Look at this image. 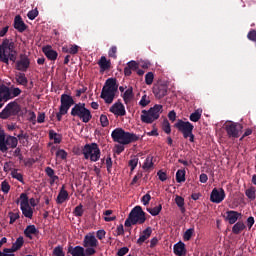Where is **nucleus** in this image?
Wrapping results in <instances>:
<instances>
[{"label":"nucleus","instance_id":"54","mask_svg":"<svg viewBox=\"0 0 256 256\" xmlns=\"http://www.w3.org/2000/svg\"><path fill=\"white\" fill-rule=\"evenodd\" d=\"M100 123L103 127H109V118H107V115L102 114L100 116Z\"/></svg>","mask_w":256,"mask_h":256},{"label":"nucleus","instance_id":"21","mask_svg":"<svg viewBox=\"0 0 256 256\" xmlns=\"http://www.w3.org/2000/svg\"><path fill=\"white\" fill-rule=\"evenodd\" d=\"M226 215V221H228L230 225H235L239 220V217H241V213L233 210H228Z\"/></svg>","mask_w":256,"mask_h":256},{"label":"nucleus","instance_id":"44","mask_svg":"<svg viewBox=\"0 0 256 256\" xmlns=\"http://www.w3.org/2000/svg\"><path fill=\"white\" fill-rule=\"evenodd\" d=\"M8 217L10 218V221H9L10 225H13V223H15V221H17V219L20 218V215H19V212H16V213L9 212Z\"/></svg>","mask_w":256,"mask_h":256},{"label":"nucleus","instance_id":"46","mask_svg":"<svg viewBox=\"0 0 256 256\" xmlns=\"http://www.w3.org/2000/svg\"><path fill=\"white\" fill-rule=\"evenodd\" d=\"M39 15V10H37V8L30 10L27 14L28 19H30V21L35 20V18Z\"/></svg>","mask_w":256,"mask_h":256},{"label":"nucleus","instance_id":"7","mask_svg":"<svg viewBox=\"0 0 256 256\" xmlns=\"http://www.w3.org/2000/svg\"><path fill=\"white\" fill-rule=\"evenodd\" d=\"M82 155H84V159H90L92 163H97L101 159V149L97 143L86 144L82 148Z\"/></svg>","mask_w":256,"mask_h":256},{"label":"nucleus","instance_id":"14","mask_svg":"<svg viewBox=\"0 0 256 256\" xmlns=\"http://www.w3.org/2000/svg\"><path fill=\"white\" fill-rule=\"evenodd\" d=\"M25 241L23 240V236H20L16 239L15 243L12 244L11 248H4L3 252L0 251V256H15V251H19Z\"/></svg>","mask_w":256,"mask_h":256},{"label":"nucleus","instance_id":"63","mask_svg":"<svg viewBox=\"0 0 256 256\" xmlns=\"http://www.w3.org/2000/svg\"><path fill=\"white\" fill-rule=\"evenodd\" d=\"M247 38L249 39V41H254L256 42V30H251L248 35Z\"/></svg>","mask_w":256,"mask_h":256},{"label":"nucleus","instance_id":"56","mask_svg":"<svg viewBox=\"0 0 256 256\" xmlns=\"http://www.w3.org/2000/svg\"><path fill=\"white\" fill-rule=\"evenodd\" d=\"M106 169L108 173H111V170L113 169V160L111 159V156L106 158Z\"/></svg>","mask_w":256,"mask_h":256},{"label":"nucleus","instance_id":"52","mask_svg":"<svg viewBox=\"0 0 256 256\" xmlns=\"http://www.w3.org/2000/svg\"><path fill=\"white\" fill-rule=\"evenodd\" d=\"M127 67H129L132 71H137V69H139V63H137L135 60H131L127 63Z\"/></svg>","mask_w":256,"mask_h":256},{"label":"nucleus","instance_id":"47","mask_svg":"<svg viewBox=\"0 0 256 256\" xmlns=\"http://www.w3.org/2000/svg\"><path fill=\"white\" fill-rule=\"evenodd\" d=\"M54 256H65V252L63 251V246H56L53 250Z\"/></svg>","mask_w":256,"mask_h":256},{"label":"nucleus","instance_id":"58","mask_svg":"<svg viewBox=\"0 0 256 256\" xmlns=\"http://www.w3.org/2000/svg\"><path fill=\"white\" fill-rule=\"evenodd\" d=\"M69 51L70 55H77V53H79V46H77L76 44L70 45Z\"/></svg>","mask_w":256,"mask_h":256},{"label":"nucleus","instance_id":"60","mask_svg":"<svg viewBox=\"0 0 256 256\" xmlns=\"http://www.w3.org/2000/svg\"><path fill=\"white\" fill-rule=\"evenodd\" d=\"M150 201H151V195H150L149 193L145 194V195L141 198V202H142L143 205H145V206H147Z\"/></svg>","mask_w":256,"mask_h":256},{"label":"nucleus","instance_id":"62","mask_svg":"<svg viewBox=\"0 0 256 256\" xmlns=\"http://www.w3.org/2000/svg\"><path fill=\"white\" fill-rule=\"evenodd\" d=\"M129 253V248L128 247H122L118 250L117 255L118 256H125Z\"/></svg>","mask_w":256,"mask_h":256},{"label":"nucleus","instance_id":"34","mask_svg":"<svg viewBox=\"0 0 256 256\" xmlns=\"http://www.w3.org/2000/svg\"><path fill=\"white\" fill-rule=\"evenodd\" d=\"M162 209L163 206L160 204L154 208H147V211L150 213V215H152V217H157V215L161 213Z\"/></svg>","mask_w":256,"mask_h":256},{"label":"nucleus","instance_id":"11","mask_svg":"<svg viewBox=\"0 0 256 256\" xmlns=\"http://www.w3.org/2000/svg\"><path fill=\"white\" fill-rule=\"evenodd\" d=\"M174 127L175 129L180 131V133H182L184 139H187L189 133H193V129H195V126H193L191 122H185L182 119H178L177 122L174 124Z\"/></svg>","mask_w":256,"mask_h":256},{"label":"nucleus","instance_id":"35","mask_svg":"<svg viewBox=\"0 0 256 256\" xmlns=\"http://www.w3.org/2000/svg\"><path fill=\"white\" fill-rule=\"evenodd\" d=\"M185 175H186L185 169H179L176 172L177 183H185Z\"/></svg>","mask_w":256,"mask_h":256},{"label":"nucleus","instance_id":"48","mask_svg":"<svg viewBox=\"0 0 256 256\" xmlns=\"http://www.w3.org/2000/svg\"><path fill=\"white\" fill-rule=\"evenodd\" d=\"M11 176L13 179H17V181L23 183V174L19 173L17 170L12 171Z\"/></svg>","mask_w":256,"mask_h":256},{"label":"nucleus","instance_id":"55","mask_svg":"<svg viewBox=\"0 0 256 256\" xmlns=\"http://www.w3.org/2000/svg\"><path fill=\"white\" fill-rule=\"evenodd\" d=\"M150 103H151V100L147 99V95H143L139 102V105L141 107H147V105H149Z\"/></svg>","mask_w":256,"mask_h":256},{"label":"nucleus","instance_id":"19","mask_svg":"<svg viewBox=\"0 0 256 256\" xmlns=\"http://www.w3.org/2000/svg\"><path fill=\"white\" fill-rule=\"evenodd\" d=\"M14 29H16V31H19V33H23L25 31H27V24H25L21 15L15 16Z\"/></svg>","mask_w":256,"mask_h":256},{"label":"nucleus","instance_id":"5","mask_svg":"<svg viewBox=\"0 0 256 256\" xmlns=\"http://www.w3.org/2000/svg\"><path fill=\"white\" fill-rule=\"evenodd\" d=\"M70 115L72 117H77L82 121V123H89L93 119V114H91V110H89L85 103H76L71 109Z\"/></svg>","mask_w":256,"mask_h":256},{"label":"nucleus","instance_id":"61","mask_svg":"<svg viewBox=\"0 0 256 256\" xmlns=\"http://www.w3.org/2000/svg\"><path fill=\"white\" fill-rule=\"evenodd\" d=\"M69 109H71V106L61 103L59 111H61V113L67 114L69 112Z\"/></svg>","mask_w":256,"mask_h":256},{"label":"nucleus","instance_id":"10","mask_svg":"<svg viewBox=\"0 0 256 256\" xmlns=\"http://www.w3.org/2000/svg\"><path fill=\"white\" fill-rule=\"evenodd\" d=\"M19 145V140L15 136H8L5 138V134H0V151L7 153L9 149H16Z\"/></svg>","mask_w":256,"mask_h":256},{"label":"nucleus","instance_id":"29","mask_svg":"<svg viewBox=\"0 0 256 256\" xmlns=\"http://www.w3.org/2000/svg\"><path fill=\"white\" fill-rule=\"evenodd\" d=\"M245 228V223H243V221H238L232 227V233H234V235H239L242 231H245Z\"/></svg>","mask_w":256,"mask_h":256},{"label":"nucleus","instance_id":"30","mask_svg":"<svg viewBox=\"0 0 256 256\" xmlns=\"http://www.w3.org/2000/svg\"><path fill=\"white\" fill-rule=\"evenodd\" d=\"M60 103L71 107L72 105H75V100H73V97H71L70 95L62 94L60 98Z\"/></svg>","mask_w":256,"mask_h":256},{"label":"nucleus","instance_id":"15","mask_svg":"<svg viewBox=\"0 0 256 256\" xmlns=\"http://www.w3.org/2000/svg\"><path fill=\"white\" fill-rule=\"evenodd\" d=\"M168 89L167 84L158 83L153 86L152 91L156 99H163L167 95Z\"/></svg>","mask_w":256,"mask_h":256},{"label":"nucleus","instance_id":"38","mask_svg":"<svg viewBox=\"0 0 256 256\" xmlns=\"http://www.w3.org/2000/svg\"><path fill=\"white\" fill-rule=\"evenodd\" d=\"M202 113H203V110H199V109L195 110V112L190 115V121H192L193 123H197V121L201 119Z\"/></svg>","mask_w":256,"mask_h":256},{"label":"nucleus","instance_id":"17","mask_svg":"<svg viewBox=\"0 0 256 256\" xmlns=\"http://www.w3.org/2000/svg\"><path fill=\"white\" fill-rule=\"evenodd\" d=\"M225 199V190L223 188H220V190H217V188H214L210 195V201L212 203H221Z\"/></svg>","mask_w":256,"mask_h":256},{"label":"nucleus","instance_id":"8","mask_svg":"<svg viewBox=\"0 0 256 256\" xmlns=\"http://www.w3.org/2000/svg\"><path fill=\"white\" fill-rule=\"evenodd\" d=\"M228 139H239L243 133V125L237 122L228 121L224 124Z\"/></svg>","mask_w":256,"mask_h":256},{"label":"nucleus","instance_id":"43","mask_svg":"<svg viewBox=\"0 0 256 256\" xmlns=\"http://www.w3.org/2000/svg\"><path fill=\"white\" fill-rule=\"evenodd\" d=\"M193 233H195V229L193 228L187 229L183 235L184 241H191V237H193Z\"/></svg>","mask_w":256,"mask_h":256},{"label":"nucleus","instance_id":"27","mask_svg":"<svg viewBox=\"0 0 256 256\" xmlns=\"http://www.w3.org/2000/svg\"><path fill=\"white\" fill-rule=\"evenodd\" d=\"M37 233H39V230H37V227H35V225H28L24 230V235L28 239H33L32 235H37Z\"/></svg>","mask_w":256,"mask_h":256},{"label":"nucleus","instance_id":"6","mask_svg":"<svg viewBox=\"0 0 256 256\" xmlns=\"http://www.w3.org/2000/svg\"><path fill=\"white\" fill-rule=\"evenodd\" d=\"M161 113H163V105L155 104L149 110H142L141 121L142 123L151 124L159 119Z\"/></svg>","mask_w":256,"mask_h":256},{"label":"nucleus","instance_id":"18","mask_svg":"<svg viewBox=\"0 0 256 256\" xmlns=\"http://www.w3.org/2000/svg\"><path fill=\"white\" fill-rule=\"evenodd\" d=\"M42 52L47 57V59H49V61H57V57H59V54L57 51L53 50L51 45L44 46L42 48Z\"/></svg>","mask_w":256,"mask_h":256},{"label":"nucleus","instance_id":"16","mask_svg":"<svg viewBox=\"0 0 256 256\" xmlns=\"http://www.w3.org/2000/svg\"><path fill=\"white\" fill-rule=\"evenodd\" d=\"M110 113H113V115H116L117 117H125L127 115V111L125 110V105L121 102L114 103L110 109Z\"/></svg>","mask_w":256,"mask_h":256},{"label":"nucleus","instance_id":"26","mask_svg":"<svg viewBox=\"0 0 256 256\" xmlns=\"http://www.w3.org/2000/svg\"><path fill=\"white\" fill-rule=\"evenodd\" d=\"M153 233V230L151 229V227H147L143 232L142 235H140V237L137 240V244L138 245H143V242L146 241L147 239H149V237H151V234Z\"/></svg>","mask_w":256,"mask_h":256},{"label":"nucleus","instance_id":"51","mask_svg":"<svg viewBox=\"0 0 256 256\" xmlns=\"http://www.w3.org/2000/svg\"><path fill=\"white\" fill-rule=\"evenodd\" d=\"M108 57H111L112 59L117 58V46H112L108 51Z\"/></svg>","mask_w":256,"mask_h":256},{"label":"nucleus","instance_id":"23","mask_svg":"<svg viewBox=\"0 0 256 256\" xmlns=\"http://www.w3.org/2000/svg\"><path fill=\"white\" fill-rule=\"evenodd\" d=\"M174 254L177 256H186L187 248H185V243H183L182 241L176 243L174 245Z\"/></svg>","mask_w":256,"mask_h":256},{"label":"nucleus","instance_id":"24","mask_svg":"<svg viewBox=\"0 0 256 256\" xmlns=\"http://www.w3.org/2000/svg\"><path fill=\"white\" fill-rule=\"evenodd\" d=\"M98 65L100 67V71H108V69H111V60H107V57L101 56L100 60L98 61Z\"/></svg>","mask_w":256,"mask_h":256},{"label":"nucleus","instance_id":"32","mask_svg":"<svg viewBox=\"0 0 256 256\" xmlns=\"http://www.w3.org/2000/svg\"><path fill=\"white\" fill-rule=\"evenodd\" d=\"M123 101L124 103L127 105V103H129V101H131V99H133V97H135V95L133 94V87H129L123 94Z\"/></svg>","mask_w":256,"mask_h":256},{"label":"nucleus","instance_id":"25","mask_svg":"<svg viewBox=\"0 0 256 256\" xmlns=\"http://www.w3.org/2000/svg\"><path fill=\"white\" fill-rule=\"evenodd\" d=\"M68 253L72 256H85V248L82 246H76L73 248V246H70L68 248Z\"/></svg>","mask_w":256,"mask_h":256},{"label":"nucleus","instance_id":"57","mask_svg":"<svg viewBox=\"0 0 256 256\" xmlns=\"http://www.w3.org/2000/svg\"><path fill=\"white\" fill-rule=\"evenodd\" d=\"M56 157H59L60 159L65 160V159H67V152L63 149H59L56 152Z\"/></svg>","mask_w":256,"mask_h":256},{"label":"nucleus","instance_id":"59","mask_svg":"<svg viewBox=\"0 0 256 256\" xmlns=\"http://www.w3.org/2000/svg\"><path fill=\"white\" fill-rule=\"evenodd\" d=\"M175 203L178 207H183L185 205V199L181 196H176Z\"/></svg>","mask_w":256,"mask_h":256},{"label":"nucleus","instance_id":"49","mask_svg":"<svg viewBox=\"0 0 256 256\" xmlns=\"http://www.w3.org/2000/svg\"><path fill=\"white\" fill-rule=\"evenodd\" d=\"M138 163H139V158H132L131 160H129L128 165L131 171H135V168L137 167Z\"/></svg>","mask_w":256,"mask_h":256},{"label":"nucleus","instance_id":"40","mask_svg":"<svg viewBox=\"0 0 256 256\" xmlns=\"http://www.w3.org/2000/svg\"><path fill=\"white\" fill-rule=\"evenodd\" d=\"M83 213H85V210H83V204H79L73 210L74 217H83Z\"/></svg>","mask_w":256,"mask_h":256},{"label":"nucleus","instance_id":"22","mask_svg":"<svg viewBox=\"0 0 256 256\" xmlns=\"http://www.w3.org/2000/svg\"><path fill=\"white\" fill-rule=\"evenodd\" d=\"M67 199H69V192H67V190H65V185H63L58 193L56 203L58 205H62V203H65V201H67Z\"/></svg>","mask_w":256,"mask_h":256},{"label":"nucleus","instance_id":"64","mask_svg":"<svg viewBox=\"0 0 256 256\" xmlns=\"http://www.w3.org/2000/svg\"><path fill=\"white\" fill-rule=\"evenodd\" d=\"M158 178L164 182L167 179V173L163 172L162 170L157 172Z\"/></svg>","mask_w":256,"mask_h":256},{"label":"nucleus","instance_id":"31","mask_svg":"<svg viewBox=\"0 0 256 256\" xmlns=\"http://www.w3.org/2000/svg\"><path fill=\"white\" fill-rule=\"evenodd\" d=\"M20 209L24 217H27V219H33V208L31 206H20Z\"/></svg>","mask_w":256,"mask_h":256},{"label":"nucleus","instance_id":"36","mask_svg":"<svg viewBox=\"0 0 256 256\" xmlns=\"http://www.w3.org/2000/svg\"><path fill=\"white\" fill-rule=\"evenodd\" d=\"M245 195L246 197H248V199H250V201H255L256 199V190L255 187H250L245 191Z\"/></svg>","mask_w":256,"mask_h":256},{"label":"nucleus","instance_id":"45","mask_svg":"<svg viewBox=\"0 0 256 256\" xmlns=\"http://www.w3.org/2000/svg\"><path fill=\"white\" fill-rule=\"evenodd\" d=\"M153 79H155V75L153 74V72H148L145 75V83H146V85H153Z\"/></svg>","mask_w":256,"mask_h":256},{"label":"nucleus","instance_id":"13","mask_svg":"<svg viewBox=\"0 0 256 256\" xmlns=\"http://www.w3.org/2000/svg\"><path fill=\"white\" fill-rule=\"evenodd\" d=\"M15 69L17 71H22V73L27 72V69L31 67V59H29V56L27 54H20L19 60L15 61Z\"/></svg>","mask_w":256,"mask_h":256},{"label":"nucleus","instance_id":"28","mask_svg":"<svg viewBox=\"0 0 256 256\" xmlns=\"http://www.w3.org/2000/svg\"><path fill=\"white\" fill-rule=\"evenodd\" d=\"M15 80L18 85H22L23 87H27V84L29 83V80L27 79V76H25V73L21 72L16 74Z\"/></svg>","mask_w":256,"mask_h":256},{"label":"nucleus","instance_id":"1","mask_svg":"<svg viewBox=\"0 0 256 256\" xmlns=\"http://www.w3.org/2000/svg\"><path fill=\"white\" fill-rule=\"evenodd\" d=\"M0 61L9 65V61L15 63L17 61V50H15V42L4 39L0 44Z\"/></svg>","mask_w":256,"mask_h":256},{"label":"nucleus","instance_id":"9","mask_svg":"<svg viewBox=\"0 0 256 256\" xmlns=\"http://www.w3.org/2000/svg\"><path fill=\"white\" fill-rule=\"evenodd\" d=\"M21 113V105L17 101L8 103L0 112V119H9V117H17Z\"/></svg>","mask_w":256,"mask_h":256},{"label":"nucleus","instance_id":"37","mask_svg":"<svg viewBox=\"0 0 256 256\" xmlns=\"http://www.w3.org/2000/svg\"><path fill=\"white\" fill-rule=\"evenodd\" d=\"M142 167L145 171H149V169H153V156H148L145 159V162Z\"/></svg>","mask_w":256,"mask_h":256},{"label":"nucleus","instance_id":"4","mask_svg":"<svg viewBox=\"0 0 256 256\" xmlns=\"http://www.w3.org/2000/svg\"><path fill=\"white\" fill-rule=\"evenodd\" d=\"M147 221L145 217V211L141 206H135L128 215V218L125 220V227H132V225H143Z\"/></svg>","mask_w":256,"mask_h":256},{"label":"nucleus","instance_id":"20","mask_svg":"<svg viewBox=\"0 0 256 256\" xmlns=\"http://www.w3.org/2000/svg\"><path fill=\"white\" fill-rule=\"evenodd\" d=\"M99 241L95 238V235L88 234L84 237L83 247H98Z\"/></svg>","mask_w":256,"mask_h":256},{"label":"nucleus","instance_id":"53","mask_svg":"<svg viewBox=\"0 0 256 256\" xmlns=\"http://www.w3.org/2000/svg\"><path fill=\"white\" fill-rule=\"evenodd\" d=\"M1 190L3 191V193H9V191H11V186L9 185V182L3 181L1 183Z\"/></svg>","mask_w":256,"mask_h":256},{"label":"nucleus","instance_id":"42","mask_svg":"<svg viewBox=\"0 0 256 256\" xmlns=\"http://www.w3.org/2000/svg\"><path fill=\"white\" fill-rule=\"evenodd\" d=\"M162 129H163L164 133H166L167 135L171 134V124L169 123V120L165 119L163 121Z\"/></svg>","mask_w":256,"mask_h":256},{"label":"nucleus","instance_id":"33","mask_svg":"<svg viewBox=\"0 0 256 256\" xmlns=\"http://www.w3.org/2000/svg\"><path fill=\"white\" fill-rule=\"evenodd\" d=\"M49 138L53 139L54 143L56 144L61 143V141L63 140V137L61 136V134H58L54 130L49 131Z\"/></svg>","mask_w":256,"mask_h":256},{"label":"nucleus","instance_id":"2","mask_svg":"<svg viewBox=\"0 0 256 256\" xmlns=\"http://www.w3.org/2000/svg\"><path fill=\"white\" fill-rule=\"evenodd\" d=\"M111 137L114 143H120V145H130V143H137V141L140 139L139 135L124 131L123 128L114 129L111 133Z\"/></svg>","mask_w":256,"mask_h":256},{"label":"nucleus","instance_id":"41","mask_svg":"<svg viewBox=\"0 0 256 256\" xmlns=\"http://www.w3.org/2000/svg\"><path fill=\"white\" fill-rule=\"evenodd\" d=\"M104 215V221H106L107 223H110V221H115V219H117V216H110L113 215V210L104 211Z\"/></svg>","mask_w":256,"mask_h":256},{"label":"nucleus","instance_id":"39","mask_svg":"<svg viewBox=\"0 0 256 256\" xmlns=\"http://www.w3.org/2000/svg\"><path fill=\"white\" fill-rule=\"evenodd\" d=\"M20 207H29V196L26 193L20 194Z\"/></svg>","mask_w":256,"mask_h":256},{"label":"nucleus","instance_id":"3","mask_svg":"<svg viewBox=\"0 0 256 256\" xmlns=\"http://www.w3.org/2000/svg\"><path fill=\"white\" fill-rule=\"evenodd\" d=\"M118 89L119 84H117V79H107L105 86L102 88L101 99H104L105 103H113V99H115V93H117Z\"/></svg>","mask_w":256,"mask_h":256},{"label":"nucleus","instance_id":"12","mask_svg":"<svg viewBox=\"0 0 256 256\" xmlns=\"http://www.w3.org/2000/svg\"><path fill=\"white\" fill-rule=\"evenodd\" d=\"M22 91L19 88L15 87H0V95L4 98V101H9L10 99H15V97H19Z\"/></svg>","mask_w":256,"mask_h":256},{"label":"nucleus","instance_id":"50","mask_svg":"<svg viewBox=\"0 0 256 256\" xmlns=\"http://www.w3.org/2000/svg\"><path fill=\"white\" fill-rule=\"evenodd\" d=\"M97 253V250H95V247L88 246L86 249H84V256H91L95 255Z\"/></svg>","mask_w":256,"mask_h":256}]
</instances>
